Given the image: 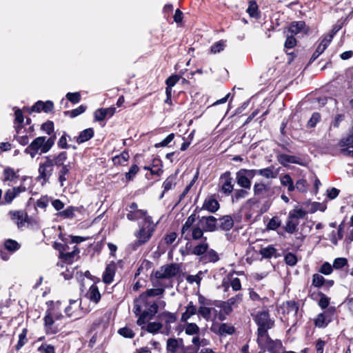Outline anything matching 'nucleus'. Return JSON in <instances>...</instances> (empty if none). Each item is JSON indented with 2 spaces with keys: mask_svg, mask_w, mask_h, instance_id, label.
<instances>
[{
  "mask_svg": "<svg viewBox=\"0 0 353 353\" xmlns=\"http://www.w3.org/2000/svg\"><path fill=\"white\" fill-rule=\"evenodd\" d=\"M319 295L320 296L319 301V307L323 310L329 307L328 305L330 304V299L322 292H320Z\"/></svg>",
  "mask_w": 353,
  "mask_h": 353,
  "instance_id": "55",
  "label": "nucleus"
},
{
  "mask_svg": "<svg viewBox=\"0 0 353 353\" xmlns=\"http://www.w3.org/2000/svg\"><path fill=\"white\" fill-rule=\"evenodd\" d=\"M90 309L85 308L81 305V299L70 300L69 305L65 309V314L74 320L83 317L90 312Z\"/></svg>",
  "mask_w": 353,
  "mask_h": 353,
  "instance_id": "6",
  "label": "nucleus"
},
{
  "mask_svg": "<svg viewBox=\"0 0 353 353\" xmlns=\"http://www.w3.org/2000/svg\"><path fill=\"white\" fill-rule=\"evenodd\" d=\"M4 248L10 252H14L20 249V244L15 240L8 239L4 242Z\"/></svg>",
  "mask_w": 353,
  "mask_h": 353,
  "instance_id": "38",
  "label": "nucleus"
},
{
  "mask_svg": "<svg viewBox=\"0 0 353 353\" xmlns=\"http://www.w3.org/2000/svg\"><path fill=\"white\" fill-rule=\"evenodd\" d=\"M305 215V211L303 209L299 208L291 211L288 216L294 219L295 221H299V219L304 218Z\"/></svg>",
  "mask_w": 353,
  "mask_h": 353,
  "instance_id": "49",
  "label": "nucleus"
},
{
  "mask_svg": "<svg viewBox=\"0 0 353 353\" xmlns=\"http://www.w3.org/2000/svg\"><path fill=\"white\" fill-rule=\"evenodd\" d=\"M247 12L251 17L258 18V6L255 1H250Z\"/></svg>",
  "mask_w": 353,
  "mask_h": 353,
  "instance_id": "53",
  "label": "nucleus"
},
{
  "mask_svg": "<svg viewBox=\"0 0 353 353\" xmlns=\"http://www.w3.org/2000/svg\"><path fill=\"white\" fill-rule=\"evenodd\" d=\"M181 236L187 241L190 240H199L204 238L203 230L199 226L194 225L192 229L188 231V234H183Z\"/></svg>",
  "mask_w": 353,
  "mask_h": 353,
  "instance_id": "14",
  "label": "nucleus"
},
{
  "mask_svg": "<svg viewBox=\"0 0 353 353\" xmlns=\"http://www.w3.org/2000/svg\"><path fill=\"white\" fill-rule=\"evenodd\" d=\"M139 170V167L136 164L132 165L130 167L129 171L125 173L126 181H130L133 180V179L134 178V176H136V174H137Z\"/></svg>",
  "mask_w": 353,
  "mask_h": 353,
  "instance_id": "56",
  "label": "nucleus"
},
{
  "mask_svg": "<svg viewBox=\"0 0 353 353\" xmlns=\"http://www.w3.org/2000/svg\"><path fill=\"white\" fill-rule=\"evenodd\" d=\"M234 332V328L227 323H222L219 325L217 333L220 335L232 334Z\"/></svg>",
  "mask_w": 353,
  "mask_h": 353,
  "instance_id": "44",
  "label": "nucleus"
},
{
  "mask_svg": "<svg viewBox=\"0 0 353 353\" xmlns=\"http://www.w3.org/2000/svg\"><path fill=\"white\" fill-rule=\"evenodd\" d=\"M278 161L284 166H285L287 163H295L301 165H304L303 160L300 157L286 154H279L278 156Z\"/></svg>",
  "mask_w": 353,
  "mask_h": 353,
  "instance_id": "15",
  "label": "nucleus"
},
{
  "mask_svg": "<svg viewBox=\"0 0 353 353\" xmlns=\"http://www.w3.org/2000/svg\"><path fill=\"white\" fill-rule=\"evenodd\" d=\"M208 248L209 245L207 242V238L204 237L199 243L194 247L190 253L192 254L203 257V256H204L208 251Z\"/></svg>",
  "mask_w": 353,
  "mask_h": 353,
  "instance_id": "19",
  "label": "nucleus"
},
{
  "mask_svg": "<svg viewBox=\"0 0 353 353\" xmlns=\"http://www.w3.org/2000/svg\"><path fill=\"white\" fill-rule=\"evenodd\" d=\"M179 79V76L176 74H173L169 77L165 81V83L167 85L166 88H170V90L172 91V87L176 84Z\"/></svg>",
  "mask_w": 353,
  "mask_h": 353,
  "instance_id": "57",
  "label": "nucleus"
},
{
  "mask_svg": "<svg viewBox=\"0 0 353 353\" xmlns=\"http://www.w3.org/2000/svg\"><path fill=\"white\" fill-rule=\"evenodd\" d=\"M27 329H23L22 332L19 335V341L17 344L15 346V349L18 351L21 349V347L27 343Z\"/></svg>",
  "mask_w": 353,
  "mask_h": 353,
  "instance_id": "45",
  "label": "nucleus"
},
{
  "mask_svg": "<svg viewBox=\"0 0 353 353\" xmlns=\"http://www.w3.org/2000/svg\"><path fill=\"white\" fill-rule=\"evenodd\" d=\"M219 307L221 308L224 314H220L218 319L220 321H223L225 319V315L229 314L232 311V305H231L228 301H225L222 302Z\"/></svg>",
  "mask_w": 353,
  "mask_h": 353,
  "instance_id": "42",
  "label": "nucleus"
},
{
  "mask_svg": "<svg viewBox=\"0 0 353 353\" xmlns=\"http://www.w3.org/2000/svg\"><path fill=\"white\" fill-rule=\"evenodd\" d=\"M203 208L210 212H215L219 208V203L213 196H210L204 201Z\"/></svg>",
  "mask_w": 353,
  "mask_h": 353,
  "instance_id": "22",
  "label": "nucleus"
},
{
  "mask_svg": "<svg viewBox=\"0 0 353 353\" xmlns=\"http://www.w3.org/2000/svg\"><path fill=\"white\" fill-rule=\"evenodd\" d=\"M325 283L324 277L319 274H314L312 277V285L315 287L320 288Z\"/></svg>",
  "mask_w": 353,
  "mask_h": 353,
  "instance_id": "60",
  "label": "nucleus"
},
{
  "mask_svg": "<svg viewBox=\"0 0 353 353\" xmlns=\"http://www.w3.org/2000/svg\"><path fill=\"white\" fill-rule=\"evenodd\" d=\"M66 98L72 103H77L81 100V94L79 92H68L66 94Z\"/></svg>",
  "mask_w": 353,
  "mask_h": 353,
  "instance_id": "62",
  "label": "nucleus"
},
{
  "mask_svg": "<svg viewBox=\"0 0 353 353\" xmlns=\"http://www.w3.org/2000/svg\"><path fill=\"white\" fill-rule=\"evenodd\" d=\"M159 318L163 321L166 325V329L170 331L171 324L176 321V316L174 313L170 312H163L159 315Z\"/></svg>",
  "mask_w": 353,
  "mask_h": 353,
  "instance_id": "27",
  "label": "nucleus"
},
{
  "mask_svg": "<svg viewBox=\"0 0 353 353\" xmlns=\"http://www.w3.org/2000/svg\"><path fill=\"white\" fill-rule=\"evenodd\" d=\"M85 296L95 305L100 301L101 295L96 284H92L90 287L85 294Z\"/></svg>",
  "mask_w": 353,
  "mask_h": 353,
  "instance_id": "17",
  "label": "nucleus"
},
{
  "mask_svg": "<svg viewBox=\"0 0 353 353\" xmlns=\"http://www.w3.org/2000/svg\"><path fill=\"white\" fill-rule=\"evenodd\" d=\"M220 259L219 254L213 249H208V251L200 260L204 263H216Z\"/></svg>",
  "mask_w": 353,
  "mask_h": 353,
  "instance_id": "26",
  "label": "nucleus"
},
{
  "mask_svg": "<svg viewBox=\"0 0 353 353\" xmlns=\"http://www.w3.org/2000/svg\"><path fill=\"white\" fill-rule=\"evenodd\" d=\"M234 186L233 179L230 171H226L221 174L218 183L219 192L225 196H229L232 193Z\"/></svg>",
  "mask_w": 353,
  "mask_h": 353,
  "instance_id": "8",
  "label": "nucleus"
},
{
  "mask_svg": "<svg viewBox=\"0 0 353 353\" xmlns=\"http://www.w3.org/2000/svg\"><path fill=\"white\" fill-rule=\"evenodd\" d=\"M14 115H15V122L19 123V125L16 128L17 132L19 134V130L23 128L22 123H23L24 118H23V113L20 109H17L15 110Z\"/></svg>",
  "mask_w": 353,
  "mask_h": 353,
  "instance_id": "50",
  "label": "nucleus"
},
{
  "mask_svg": "<svg viewBox=\"0 0 353 353\" xmlns=\"http://www.w3.org/2000/svg\"><path fill=\"white\" fill-rule=\"evenodd\" d=\"M17 178H18V175L13 168L10 167L5 168L3 170L2 179V181L3 183H6L8 181L12 182Z\"/></svg>",
  "mask_w": 353,
  "mask_h": 353,
  "instance_id": "31",
  "label": "nucleus"
},
{
  "mask_svg": "<svg viewBox=\"0 0 353 353\" xmlns=\"http://www.w3.org/2000/svg\"><path fill=\"white\" fill-rule=\"evenodd\" d=\"M164 292L163 288H151L134 299L132 312L138 317L137 325L141 326L142 329L156 315L159 307L163 308L165 306L164 301L155 299L161 296Z\"/></svg>",
  "mask_w": 353,
  "mask_h": 353,
  "instance_id": "1",
  "label": "nucleus"
},
{
  "mask_svg": "<svg viewBox=\"0 0 353 353\" xmlns=\"http://www.w3.org/2000/svg\"><path fill=\"white\" fill-rule=\"evenodd\" d=\"M281 221L277 216L272 217L267 224V229L275 230L280 227Z\"/></svg>",
  "mask_w": 353,
  "mask_h": 353,
  "instance_id": "52",
  "label": "nucleus"
},
{
  "mask_svg": "<svg viewBox=\"0 0 353 353\" xmlns=\"http://www.w3.org/2000/svg\"><path fill=\"white\" fill-rule=\"evenodd\" d=\"M212 311L216 312L214 309L208 307V305L200 306L198 309L199 314L206 321H209L210 319Z\"/></svg>",
  "mask_w": 353,
  "mask_h": 353,
  "instance_id": "41",
  "label": "nucleus"
},
{
  "mask_svg": "<svg viewBox=\"0 0 353 353\" xmlns=\"http://www.w3.org/2000/svg\"><path fill=\"white\" fill-rule=\"evenodd\" d=\"M254 175H260L265 179H275L277 173L274 172L273 168L268 167L263 169H254Z\"/></svg>",
  "mask_w": 353,
  "mask_h": 353,
  "instance_id": "25",
  "label": "nucleus"
},
{
  "mask_svg": "<svg viewBox=\"0 0 353 353\" xmlns=\"http://www.w3.org/2000/svg\"><path fill=\"white\" fill-rule=\"evenodd\" d=\"M202 220L205 221V230L207 231L212 232L214 231L216 228V219L212 216H203L202 217Z\"/></svg>",
  "mask_w": 353,
  "mask_h": 353,
  "instance_id": "37",
  "label": "nucleus"
},
{
  "mask_svg": "<svg viewBox=\"0 0 353 353\" xmlns=\"http://www.w3.org/2000/svg\"><path fill=\"white\" fill-rule=\"evenodd\" d=\"M181 271V265L170 263L161 266L154 273L155 277L159 279H171L176 276Z\"/></svg>",
  "mask_w": 353,
  "mask_h": 353,
  "instance_id": "9",
  "label": "nucleus"
},
{
  "mask_svg": "<svg viewBox=\"0 0 353 353\" xmlns=\"http://www.w3.org/2000/svg\"><path fill=\"white\" fill-rule=\"evenodd\" d=\"M176 177L175 175H170L164 181L163 183V192L160 196V199L163 198V194L165 192H168L175 187L176 184Z\"/></svg>",
  "mask_w": 353,
  "mask_h": 353,
  "instance_id": "32",
  "label": "nucleus"
},
{
  "mask_svg": "<svg viewBox=\"0 0 353 353\" xmlns=\"http://www.w3.org/2000/svg\"><path fill=\"white\" fill-rule=\"evenodd\" d=\"M342 305L347 308L350 314H353V296H348Z\"/></svg>",
  "mask_w": 353,
  "mask_h": 353,
  "instance_id": "64",
  "label": "nucleus"
},
{
  "mask_svg": "<svg viewBox=\"0 0 353 353\" xmlns=\"http://www.w3.org/2000/svg\"><path fill=\"white\" fill-rule=\"evenodd\" d=\"M254 176V169L241 168L236 172V181L240 188L251 189L252 180Z\"/></svg>",
  "mask_w": 353,
  "mask_h": 353,
  "instance_id": "10",
  "label": "nucleus"
},
{
  "mask_svg": "<svg viewBox=\"0 0 353 353\" xmlns=\"http://www.w3.org/2000/svg\"><path fill=\"white\" fill-rule=\"evenodd\" d=\"M250 189L242 188L236 189L233 190L232 194V202L237 203L241 199L246 198L249 194V190Z\"/></svg>",
  "mask_w": 353,
  "mask_h": 353,
  "instance_id": "28",
  "label": "nucleus"
},
{
  "mask_svg": "<svg viewBox=\"0 0 353 353\" xmlns=\"http://www.w3.org/2000/svg\"><path fill=\"white\" fill-rule=\"evenodd\" d=\"M163 325L161 323L158 322H152L149 323L146 326V330L152 334L157 333L161 328Z\"/></svg>",
  "mask_w": 353,
  "mask_h": 353,
  "instance_id": "54",
  "label": "nucleus"
},
{
  "mask_svg": "<svg viewBox=\"0 0 353 353\" xmlns=\"http://www.w3.org/2000/svg\"><path fill=\"white\" fill-rule=\"evenodd\" d=\"M26 188L22 184L19 186L8 189L3 196V203H6V205L10 204L16 197H17L21 193L26 192Z\"/></svg>",
  "mask_w": 353,
  "mask_h": 353,
  "instance_id": "12",
  "label": "nucleus"
},
{
  "mask_svg": "<svg viewBox=\"0 0 353 353\" xmlns=\"http://www.w3.org/2000/svg\"><path fill=\"white\" fill-rule=\"evenodd\" d=\"M10 214L12 220L17 225L19 228L23 227L24 225V223L27 221V214L23 211H11Z\"/></svg>",
  "mask_w": 353,
  "mask_h": 353,
  "instance_id": "20",
  "label": "nucleus"
},
{
  "mask_svg": "<svg viewBox=\"0 0 353 353\" xmlns=\"http://www.w3.org/2000/svg\"><path fill=\"white\" fill-rule=\"evenodd\" d=\"M196 216L195 214H192L190 216L188 217L185 223L182 226L181 234H188V231L195 225L194 223L196 221Z\"/></svg>",
  "mask_w": 353,
  "mask_h": 353,
  "instance_id": "36",
  "label": "nucleus"
},
{
  "mask_svg": "<svg viewBox=\"0 0 353 353\" xmlns=\"http://www.w3.org/2000/svg\"><path fill=\"white\" fill-rule=\"evenodd\" d=\"M54 144V137L46 139V137H39L25 149L24 152L29 154L32 159L37 154H41L48 152Z\"/></svg>",
  "mask_w": 353,
  "mask_h": 353,
  "instance_id": "4",
  "label": "nucleus"
},
{
  "mask_svg": "<svg viewBox=\"0 0 353 353\" xmlns=\"http://www.w3.org/2000/svg\"><path fill=\"white\" fill-rule=\"evenodd\" d=\"M79 252V249L77 246L74 247V250L72 252L61 251V255L59 257L63 259L65 262L71 263L74 256Z\"/></svg>",
  "mask_w": 353,
  "mask_h": 353,
  "instance_id": "34",
  "label": "nucleus"
},
{
  "mask_svg": "<svg viewBox=\"0 0 353 353\" xmlns=\"http://www.w3.org/2000/svg\"><path fill=\"white\" fill-rule=\"evenodd\" d=\"M86 110V106L84 105H81L78 108L72 110L70 111H65L64 114L65 115H69L71 118H74L79 114L83 113Z\"/></svg>",
  "mask_w": 353,
  "mask_h": 353,
  "instance_id": "47",
  "label": "nucleus"
},
{
  "mask_svg": "<svg viewBox=\"0 0 353 353\" xmlns=\"http://www.w3.org/2000/svg\"><path fill=\"white\" fill-rule=\"evenodd\" d=\"M233 225L234 221L230 216H224L219 219V228L223 230L228 231Z\"/></svg>",
  "mask_w": 353,
  "mask_h": 353,
  "instance_id": "35",
  "label": "nucleus"
},
{
  "mask_svg": "<svg viewBox=\"0 0 353 353\" xmlns=\"http://www.w3.org/2000/svg\"><path fill=\"white\" fill-rule=\"evenodd\" d=\"M94 136V130L92 128H87L79 134L78 137H76V141L79 143H83L90 139H92Z\"/></svg>",
  "mask_w": 353,
  "mask_h": 353,
  "instance_id": "30",
  "label": "nucleus"
},
{
  "mask_svg": "<svg viewBox=\"0 0 353 353\" xmlns=\"http://www.w3.org/2000/svg\"><path fill=\"white\" fill-rule=\"evenodd\" d=\"M115 265L114 264L108 265L103 274V281L106 284H110L113 281L115 274Z\"/></svg>",
  "mask_w": 353,
  "mask_h": 353,
  "instance_id": "23",
  "label": "nucleus"
},
{
  "mask_svg": "<svg viewBox=\"0 0 353 353\" xmlns=\"http://www.w3.org/2000/svg\"><path fill=\"white\" fill-rule=\"evenodd\" d=\"M200 331L199 327L194 323H188L185 327V334L188 335L198 334Z\"/></svg>",
  "mask_w": 353,
  "mask_h": 353,
  "instance_id": "43",
  "label": "nucleus"
},
{
  "mask_svg": "<svg viewBox=\"0 0 353 353\" xmlns=\"http://www.w3.org/2000/svg\"><path fill=\"white\" fill-rule=\"evenodd\" d=\"M259 254L263 259H271L272 257L276 259L280 256L277 249L273 245H268L266 247L261 248L259 250Z\"/></svg>",
  "mask_w": 353,
  "mask_h": 353,
  "instance_id": "18",
  "label": "nucleus"
},
{
  "mask_svg": "<svg viewBox=\"0 0 353 353\" xmlns=\"http://www.w3.org/2000/svg\"><path fill=\"white\" fill-rule=\"evenodd\" d=\"M274 188L272 187L270 182L265 183L263 181L255 182L253 185L254 197L247 200L246 204L252 207L261 201H264L260 210L261 213H264L268 211L271 205V199L274 194Z\"/></svg>",
  "mask_w": 353,
  "mask_h": 353,
  "instance_id": "2",
  "label": "nucleus"
},
{
  "mask_svg": "<svg viewBox=\"0 0 353 353\" xmlns=\"http://www.w3.org/2000/svg\"><path fill=\"white\" fill-rule=\"evenodd\" d=\"M126 217L129 221H137L140 219H143V223H144L145 218L150 217V216L147 215L146 211L143 210H135V211H129L126 214Z\"/></svg>",
  "mask_w": 353,
  "mask_h": 353,
  "instance_id": "29",
  "label": "nucleus"
},
{
  "mask_svg": "<svg viewBox=\"0 0 353 353\" xmlns=\"http://www.w3.org/2000/svg\"><path fill=\"white\" fill-rule=\"evenodd\" d=\"M305 23L303 21L292 22L288 28V32L292 35H296L302 32H306L305 30Z\"/></svg>",
  "mask_w": 353,
  "mask_h": 353,
  "instance_id": "24",
  "label": "nucleus"
},
{
  "mask_svg": "<svg viewBox=\"0 0 353 353\" xmlns=\"http://www.w3.org/2000/svg\"><path fill=\"white\" fill-rule=\"evenodd\" d=\"M321 120V114L319 112H314L307 121V126L308 128H314L317 123Z\"/></svg>",
  "mask_w": 353,
  "mask_h": 353,
  "instance_id": "58",
  "label": "nucleus"
},
{
  "mask_svg": "<svg viewBox=\"0 0 353 353\" xmlns=\"http://www.w3.org/2000/svg\"><path fill=\"white\" fill-rule=\"evenodd\" d=\"M182 345L183 340L181 339L170 338L167 341L166 350L168 353H175Z\"/></svg>",
  "mask_w": 353,
  "mask_h": 353,
  "instance_id": "21",
  "label": "nucleus"
},
{
  "mask_svg": "<svg viewBox=\"0 0 353 353\" xmlns=\"http://www.w3.org/2000/svg\"><path fill=\"white\" fill-rule=\"evenodd\" d=\"M225 47V41L223 40L219 41L214 43L211 48L210 51L212 53L216 54L224 50Z\"/></svg>",
  "mask_w": 353,
  "mask_h": 353,
  "instance_id": "51",
  "label": "nucleus"
},
{
  "mask_svg": "<svg viewBox=\"0 0 353 353\" xmlns=\"http://www.w3.org/2000/svg\"><path fill=\"white\" fill-rule=\"evenodd\" d=\"M329 323L330 321L322 313L319 314L315 319V325L319 327H325Z\"/></svg>",
  "mask_w": 353,
  "mask_h": 353,
  "instance_id": "48",
  "label": "nucleus"
},
{
  "mask_svg": "<svg viewBox=\"0 0 353 353\" xmlns=\"http://www.w3.org/2000/svg\"><path fill=\"white\" fill-rule=\"evenodd\" d=\"M258 344L261 347L268 349L272 353H280L282 350V343L279 340H272L268 334L267 340L257 341Z\"/></svg>",
  "mask_w": 353,
  "mask_h": 353,
  "instance_id": "11",
  "label": "nucleus"
},
{
  "mask_svg": "<svg viewBox=\"0 0 353 353\" xmlns=\"http://www.w3.org/2000/svg\"><path fill=\"white\" fill-rule=\"evenodd\" d=\"M284 261L287 265L294 266L297 263V258L293 253L288 252L285 255Z\"/></svg>",
  "mask_w": 353,
  "mask_h": 353,
  "instance_id": "59",
  "label": "nucleus"
},
{
  "mask_svg": "<svg viewBox=\"0 0 353 353\" xmlns=\"http://www.w3.org/2000/svg\"><path fill=\"white\" fill-rule=\"evenodd\" d=\"M78 208L73 206H70L65 210L59 212L58 215L63 219H72L75 216V212Z\"/></svg>",
  "mask_w": 353,
  "mask_h": 353,
  "instance_id": "40",
  "label": "nucleus"
},
{
  "mask_svg": "<svg viewBox=\"0 0 353 353\" xmlns=\"http://www.w3.org/2000/svg\"><path fill=\"white\" fill-rule=\"evenodd\" d=\"M38 352L45 353H55L54 347L52 345L43 343L38 347Z\"/></svg>",
  "mask_w": 353,
  "mask_h": 353,
  "instance_id": "63",
  "label": "nucleus"
},
{
  "mask_svg": "<svg viewBox=\"0 0 353 353\" xmlns=\"http://www.w3.org/2000/svg\"><path fill=\"white\" fill-rule=\"evenodd\" d=\"M299 224V221H295L294 219L288 216L283 229L286 232L289 234H293L297 231Z\"/></svg>",
  "mask_w": 353,
  "mask_h": 353,
  "instance_id": "33",
  "label": "nucleus"
},
{
  "mask_svg": "<svg viewBox=\"0 0 353 353\" xmlns=\"http://www.w3.org/2000/svg\"><path fill=\"white\" fill-rule=\"evenodd\" d=\"M54 314L50 309H48L44 317V325L47 334H56L59 330L57 326L54 325Z\"/></svg>",
  "mask_w": 353,
  "mask_h": 353,
  "instance_id": "13",
  "label": "nucleus"
},
{
  "mask_svg": "<svg viewBox=\"0 0 353 353\" xmlns=\"http://www.w3.org/2000/svg\"><path fill=\"white\" fill-rule=\"evenodd\" d=\"M281 183L282 185L288 187V192H292L295 190L292 179L288 174L282 176Z\"/></svg>",
  "mask_w": 353,
  "mask_h": 353,
  "instance_id": "39",
  "label": "nucleus"
},
{
  "mask_svg": "<svg viewBox=\"0 0 353 353\" xmlns=\"http://www.w3.org/2000/svg\"><path fill=\"white\" fill-rule=\"evenodd\" d=\"M162 164L159 159H155L151 169V174L153 175L160 176L163 173Z\"/></svg>",
  "mask_w": 353,
  "mask_h": 353,
  "instance_id": "46",
  "label": "nucleus"
},
{
  "mask_svg": "<svg viewBox=\"0 0 353 353\" xmlns=\"http://www.w3.org/2000/svg\"><path fill=\"white\" fill-rule=\"evenodd\" d=\"M255 322L258 325L257 341L267 340L268 330L273 327L274 321L270 319L268 311L259 312L255 316Z\"/></svg>",
  "mask_w": 353,
  "mask_h": 353,
  "instance_id": "5",
  "label": "nucleus"
},
{
  "mask_svg": "<svg viewBox=\"0 0 353 353\" xmlns=\"http://www.w3.org/2000/svg\"><path fill=\"white\" fill-rule=\"evenodd\" d=\"M156 228L152 217H145V222L140 226L139 230L134 233L137 239L147 243L150 241Z\"/></svg>",
  "mask_w": 353,
  "mask_h": 353,
  "instance_id": "7",
  "label": "nucleus"
},
{
  "mask_svg": "<svg viewBox=\"0 0 353 353\" xmlns=\"http://www.w3.org/2000/svg\"><path fill=\"white\" fill-rule=\"evenodd\" d=\"M68 154L66 152H61L58 154L44 157V161L40 163L38 168L39 175L37 177L38 181H42V184L49 181L52 176L54 167H59L63 161H66Z\"/></svg>",
  "mask_w": 353,
  "mask_h": 353,
  "instance_id": "3",
  "label": "nucleus"
},
{
  "mask_svg": "<svg viewBox=\"0 0 353 353\" xmlns=\"http://www.w3.org/2000/svg\"><path fill=\"white\" fill-rule=\"evenodd\" d=\"M336 307L334 306H330L324 310V312L322 314L325 316L327 319H328L330 322L332 321L335 314H336Z\"/></svg>",
  "mask_w": 353,
  "mask_h": 353,
  "instance_id": "61",
  "label": "nucleus"
},
{
  "mask_svg": "<svg viewBox=\"0 0 353 353\" xmlns=\"http://www.w3.org/2000/svg\"><path fill=\"white\" fill-rule=\"evenodd\" d=\"M65 161H62V164L59 165V170L57 172L58 174V181L61 187H63L65 181L68 180V176L70 173V164L68 163V164H65Z\"/></svg>",
  "mask_w": 353,
  "mask_h": 353,
  "instance_id": "16",
  "label": "nucleus"
}]
</instances>
